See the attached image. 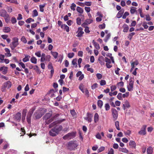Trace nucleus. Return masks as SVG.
Here are the masks:
<instances>
[{
	"instance_id": "obj_1",
	"label": "nucleus",
	"mask_w": 154,
	"mask_h": 154,
	"mask_svg": "<svg viewBox=\"0 0 154 154\" xmlns=\"http://www.w3.org/2000/svg\"><path fill=\"white\" fill-rule=\"evenodd\" d=\"M0 16L4 17L6 23H8L10 20V16L6 10L2 9L0 10Z\"/></svg>"
},
{
	"instance_id": "obj_2",
	"label": "nucleus",
	"mask_w": 154,
	"mask_h": 154,
	"mask_svg": "<svg viewBox=\"0 0 154 154\" xmlns=\"http://www.w3.org/2000/svg\"><path fill=\"white\" fill-rule=\"evenodd\" d=\"M78 145L75 141H72L68 143L67 147L70 150H74L77 146Z\"/></svg>"
},
{
	"instance_id": "obj_3",
	"label": "nucleus",
	"mask_w": 154,
	"mask_h": 154,
	"mask_svg": "<svg viewBox=\"0 0 154 154\" xmlns=\"http://www.w3.org/2000/svg\"><path fill=\"white\" fill-rule=\"evenodd\" d=\"M46 109H41L38 110L34 114L36 119L40 118L45 112Z\"/></svg>"
},
{
	"instance_id": "obj_4",
	"label": "nucleus",
	"mask_w": 154,
	"mask_h": 154,
	"mask_svg": "<svg viewBox=\"0 0 154 154\" xmlns=\"http://www.w3.org/2000/svg\"><path fill=\"white\" fill-rule=\"evenodd\" d=\"M12 42L10 44V46L12 50H14L18 45V39L17 37H14L12 39Z\"/></svg>"
},
{
	"instance_id": "obj_5",
	"label": "nucleus",
	"mask_w": 154,
	"mask_h": 154,
	"mask_svg": "<svg viewBox=\"0 0 154 154\" xmlns=\"http://www.w3.org/2000/svg\"><path fill=\"white\" fill-rule=\"evenodd\" d=\"M134 79L132 78H130L127 85V88L128 91H133L134 86Z\"/></svg>"
},
{
	"instance_id": "obj_6",
	"label": "nucleus",
	"mask_w": 154,
	"mask_h": 154,
	"mask_svg": "<svg viewBox=\"0 0 154 154\" xmlns=\"http://www.w3.org/2000/svg\"><path fill=\"white\" fill-rule=\"evenodd\" d=\"M51 116V113H48L46 114L44 116L43 118L45 120V122L46 124H48L53 120V119L52 118L48 119Z\"/></svg>"
},
{
	"instance_id": "obj_7",
	"label": "nucleus",
	"mask_w": 154,
	"mask_h": 154,
	"mask_svg": "<svg viewBox=\"0 0 154 154\" xmlns=\"http://www.w3.org/2000/svg\"><path fill=\"white\" fill-rule=\"evenodd\" d=\"M75 137V133L72 132L68 133L63 137V138L64 140H69Z\"/></svg>"
},
{
	"instance_id": "obj_8",
	"label": "nucleus",
	"mask_w": 154,
	"mask_h": 154,
	"mask_svg": "<svg viewBox=\"0 0 154 154\" xmlns=\"http://www.w3.org/2000/svg\"><path fill=\"white\" fill-rule=\"evenodd\" d=\"M65 120L64 119H62L59 120L57 121L54 122L53 123H51L50 125H49V128H51L52 127H53L54 126H55L56 125L59 123H60L62 122L65 121Z\"/></svg>"
},
{
	"instance_id": "obj_9",
	"label": "nucleus",
	"mask_w": 154,
	"mask_h": 154,
	"mask_svg": "<svg viewBox=\"0 0 154 154\" xmlns=\"http://www.w3.org/2000/svg\"><path fill=\"white\" fill-rule=\"evenodd\" d=\"M112 112L113 120L115 121L117 119L118 117V112L115 109H112Z\"/></svg>"
},
{
	"instance_id": "obj_10",
	"label": "nucleus",
	"mask_w": 154,
	"mask_h": 154,
	"mask_svg": "<svg viewBox=\"0 0 154 154\" xmlns=\"http://www.w3.org/2000/svg\"><path fill=\"white\" fill-rule=\"evenodd\" d=\"M146 125H143V126L142 128L140 131H139L138 134L141 135H145L146 134Z\"/></svg>"
},
{
	"instance_id": "obj_11",
	"label": "nucleus",
	"mask_w": 154,
	"mask_h": 154,
	"mask_svg": "<svg viewBox=\"0 0 154 154\" xmlns=\"http://www.w3.org/2000/svg\"><path fill=\"white\" fill-rule=\"evenodd\" d=\"M93 22V20L91 19H86L85 22L82 25V26L83 27H85L88 24H90Z\"/></svg>"
},
{
	"instance_id": "obj_12",
	"label": "nucleus",
	"mask_w": 154,
	"mask_h": 154,
	"mask_svg": "<svg viewBox=\"0 0 154 154\" xmlns=\"http://www.w3.org/2000/svg\"><path fill=\"white\" fill-rule=\"evenodd\" d=\"M77 33H78L76 35L77 37H79L82 36L83 34L84 33V32L83 31L82 28L81 27H79Z\"/></svg>"
},
{
	"instance_id": "obj_13",
	"label": "nucleus",
	"mask_w": 154,
	"mask_h": 154,
	"mask_svg": "<svg viewBox=\"0 0 154 154\" xmlns=\"http://www.w3.org/2000/svg\"><path fill=\"white\" fill-rule=\"evenodd\" d=\"M92 115L91 114L88 113L87 114V117H84V119L88 121L89 122H90L92 121Z\"/></svg>"
},
{
	"instance_id": "obj_14",
	"label": "nucleus",
	"mask_w": 154,
	"mask_h": 154,
	"mask_svg": "<svg viewBox=\"0 0 154 154\" xmlns=\"http://www.w3.org/2000/svg\"><path fill=\"white\" fill-rule=\"evenodd\" d=\"M98 60L101 65H104L105 64V58L102 56H100L98 58Z\"/></svg>"
},
{
	"instance_id": "obj_15",
	"label": "nucleus",
	"mask_w": 154,
	"mask_h": 154,
	"mask_svg": "<svg viewBox=\"0 0 154 154\" xmlns=\"http://www.w3.org/2000/svg\"><path fill=\"white\" fill-rule=\"evenodd\" d=\"M130 107V105L129 102L127 100H126L123 104V107L124 109L125 110L126 108H129Z\"/></svg>"
},
{
	"instance_id": "obj_16",
	"label": "nucleus",
	"mask_w": 154,
	"mask_h": 154,
	"mask_svg": "<svg viewBox=\"0 0 154 154\" xmlns=\"http://www.w3.org/2000/svg\"><path fill=\"white\" fill-rule=\"evenodd\" d=\"M54 128L55 129L57 134H58L59 132L63 129V127L61 125L57 126Z\"/></svg>"
},
{
	"instance_id": "obj_17",
	"label": "nucleus",
	"mask_w": 154,
	"mask_h": 154,
	"mask_svg": "<svg viewBox=\"0 0 154 154\" xmlns=\"http://www.w3.org/2000/svg\"><path fill=\"white\" fill-rule=\"evenodd\" d=\"M139 64V63L138 61L136 60L134 62H132L131 63V68L130 71L132 72L134 68L137 65Z\"/></svg>"
},
{
	"instance_id": "obj_18",
	"label": "nucleus",
	"mask_w": 154,
	"mask_h": 154,
	"mask_svg": "<svg viewBox=\"0 0 154 154\" xmlns=\"http://www.w3.org/2000/svg\"><path fill=\"white\" fill-rule=\"evenodd\" d=\"M11 86V84L10 81H7L4 83L3 86L4 88H9Z\"/></svg>"
},
{
	"instance_id": "obj_19",
	"label": "nucleus",
	"mask_w": 154,
	"mask_h": 154,
	"mask_svg": "<svg viewBox=\"0 0 154 154\" xmlns=\"http://www.w3.org/2000/svg\"><path fill=\"white\" fill-rule=\"evenodd\" d=\"M0 71H2L4 74H5L7 72L8 67L6 66H2L0 67Z\"/></svg>"
},
{
	"instance_id": "obj_20",
	"label": "nucleus",
	"mask_w": 154,
	"mask_h": 154,
	"mask_svg": "<svg viewBox=\"0 0 154 154\" xmlns=\"http://www.w3.org/2000/svg\"><path fill=\"white\" fill-rule=\"evenodd\" d=\"M49 134L51 136L54 137L57 135L54 128H52L49 131Z\"/></svg>"
},
{
	"instance_id": "obj_21",
	"label": "nucleus",
	"mask_w": 154,
	"mask_h": 154,
	"mask_svg": "<svg viewBox=\"0 0 154 154\" xmlns=\"http://www.w3.org/2000/svg\"><path fill=\"white\" fill-rule=\"evenodd\" d=\"M129 145L131 148L135 149L136 147V144L134 141L133 140H130L129 143Z\"/></svg>"
},
{
	"instance_id": "obj_22",
	"label": "nucleus",
	"mask_w": 154,
	"mask_h": 154,
	"mask_svg": "<svg viewBox=\"0 0 154 154\" xmlns=\"http://www.w3.org/2000/svg\"><path fill=\"white\" fill-rule=\"evenodd\" d=\"M61 28L63 29L66 30V31L68 32L69 31V27L66 24H62L61 26Z\"/></svg>"
},
{
	"instance_id": "obj_23",
	"label": "nucleus",
	"mask_w": 154,
	"mask_h": 154,
	"mask_svg": "<svg viewBox=\"0 0 154 154\" xmlns=\"http://www.w3.org/2000/svg\"><path fill=\"white\" fill-rule=\"evenodd\" d=\"M11 29L9 27H5L3 28V31L5 33H8L10 32Z\"/></svg>"
},
{
	"instance_id": "obj_24",
	"label": "nucleus",
	"mask_w": 154,
	"mask_h": 154,
	"mask_svg": "<svg viewBox=\"0 0 154 154\" xmlns=\"http://www.w3.org/2000/svg\"><path fill=\"white\" fill-rule=\"evenodd\" d=\"M15 118L17 120H20L21 119V113L18 112L15 116Z\"/></svg>"
},
{
	"instance_id": "obj_25",
	"label": "nucleus",
	"mask_w": 154,
	"mask_h": 154,
	"mask_svg": "<svg viewBox=\"0 0 154 154\" xmlns=\"http://www.w3.org/2000/svg\"><path fill=\"white\" fill-rule=\"evenodd\" d=\"M119 151L125 153H128L129 152L128 150L125 148H119Z\"/></svg>"
},
{
	"instance_id": "obj_26",
	"label": "nucleus",
	"mask_w": 154,
	"mask_h": 154,
	"mask_svg": "<svg viewBox=\"0 0 154 154\" xmlns=\"http://www.w3.org/2000/svg\"><path fill=\"white\" fill-rule=\"evenodd\" d=\"M5 51L6 52V53L5 54L6 56L7 57H11V54L10 53V50L8 48H5Z\"/></svg>"
},
{
	"instance_id": "obj_27",
	"label": "nucleus",
	"mask_w": 154,
	"mask_h": 154,
	"mask_svg": "<svg viewBox=\"0 0 154 154\" xmlns=\"http://www.w3.org/2000/svg\"><path fill=\"white\" fill-rule=\"evenodd\" d=\"M30 57L28 55H25V57L23 59V62H26L29 61Z\"/></svg>"
},
{
	"instance_id": "obj_28",
	"label": "nucleus",
	"mask_w": 154,
	"mask_h": 154,
	"mask_svg": "<svg viewBox=\"0 0 154 154\" xmlns=\"http://www.w3.org/2000/svg\"><path fill=\"white\" fill-rule=\"evenodd\" d=\"M99 116L97 113H95L94 116V122L95 123L97 122L99 120Z\"/></svg>"
},
{
	"instance_id": "obj_29",
	"label": "nucleus",
	"mask_w": 154,
	"mask_h": 154,
	"mask_svg": "<svg viewBox=\"0 0 154 154\" xmlns=\"http://www.w3.org/2000/svg\"><path fill=\"white\" fill-rule=\"evenodd\" d=\"M124 12V10H121L119 11L117 14L116 17L118 18H120L122 17Z\"/></svg>"
},
{
	"instance_id": "obj_30",
	"label": "nucleus",
	"mask_w": 154,
	"mask_h": 154,
	"mask_svg": "<svg viewBox=\"0 0 154 154\" xmlns=\"http://www.w3.org/2000/svg\"><path fill=\"white\" fill-rule=\"evenodd\" d=\"M124 85V82H118L116 84V86L118 88H120L122 87Z\"/></svg>"
},
{
	"instance_id": "obj_31",
	"label": "nucleus",
	"mask_w": 154,
	"mask_h": 154,
	"mask_svg": "<svg viewBox=\"0 0 154 154\" xmlns=\"http://www.w3.org/2000/svg\"><path fill=\"white\" fill-rule=\"evenodd\" d=\"M123 27L124 28L123 31L124 32H127L129 29V27L126 24H124Z\"/></svg>"
},
{
	"instance_id": "obj_32",
	"label": "nucleus",
	"mask_w": 154,
	"mask_h": 154,
	"mask_svg": "<svg viewBox=\"0 0 154 154\" xmlns=\"http://www.w3.org/2000/svg\"><path fill=\"white\" fill-rule=\"evenodd\" d=\"M92 43L94 45L95 47L97 50H99L100 49V47L98 43L96 42L94 40L93 41Z\"/></svg>"
},
{
	"instance_id": "obj_33",
	"label": "nucleus",
	"mask_w": 154,
	"mask_h": 154,
	"mask_svg": "<svg viewBox=\"0 0 154 154\" xmlns=\"http://www.w3.org/2000/svg\"><path fill=\"white\" fill-rule=\"evenodd\" d=\"M35 109V108L34 107H33L31 108L29 110V112H28L27 115L30 116H32V115L33 114Z\"/></svg>"
},
{
	"instance_id": "obj_34",
	"label": "nucleus",
	"mask_w": 154,
	"mask_h": 154,
	"mask_svg": "<svg viewBox=\"0 0 154 154\" xmlns=\"http://www.w3.org/2000/svg\"><path fill=\"white\" fill-rule=\"evenodd\" d=\"M153 152V149L151 147H148L147 149V154H152Z\"/></svg>"
},
{
	"instance_id": "obj_35",
	"label": "nucleus",
	"mask_w": 154,
	"mask_h": 154,
	"mask_svg": "<svg viewBox=\"0 0 154 154\" xmlns=\"http://www.w3.org/2000/svg\"><path fill=\"white\" fill-rule=\"evenodd\" d=\"M76 10L78 12L81 14H82L84 12L83 9L79 7H77Z\"/></svg>"
},
{
	"instance_id": "obj_36",
	"label": "nucleus",
	"mask_w": 154,
	"mask_h": 154,
	"mask_svg": "<svg viewBox=\"0 0 154 154\" xmlns=\"http://www.w3.org/2000/svg\"><path fill=\"white\" fill-rule=\"evenodd\" d=\"M136 8L132 7L131 8L130 11L131 14H134L137 12Z\"/></svg>"
},
{
	"instance_id": "obj_37",
	"label": "nucleus",
	"mask_w": 154,
	"mask_h": 154,
	"mask_svg": "<svg viewBox=\"0 0 154 154\" xmlns=\"http://www.w3.org/2000/svg\"><path fill=\"white\" fill-rule=\"evenodd\" d=\"M72 63L75 67H77V60L76 59H73L72 62Z\"/></svg>"
},
{
	"instance_id": "obj_38",
	"label": "nucleus",
	"mask_w": 154,
	"mask_h": 154,
	"mask_svg": "<svg viewBox=\"0 0 154 154\" xmlns=\"http://www.w3.org/2000/svg\"><path fill=\"white\" fill-rule=\"evenodd\" d=\"M30 61L32 63L36 64L37 63V59L35 57H33L31 58Z\"/></svg>"
},
{
	"instance_id": "obj_39",
	"label": "nucleus",
	"mask_w": 154,
	"mask_h": 154,
	"mask_svg": "<svg viewBox=\"0 0 154 154\" xmlns=\"http://www.w3.org/2000/svg\"><path fill=\"white\" fill-rule=\"evenodd\" d=\"M51 54L53 56L54 58L56 59L58 56V53L57 52L51 51Z\"/></svg>"
},
{
	"instance_id": "obj_40",
	"label": "nucleus",
	"mask_w": 154,
	"mask_h": 154,
	"mask_svg": "<svg viewBox=\"0 0 154 154\" xmlns=\"http://www.w3.org/2000/svg\"><path fill=\"white\" fill-rule=\"evenodd\" d=\"M115 125L117 129L120 130L119 122L118 121H116L115 122Z\"/></svg>"
},
{
	"instance_id": "obj_41",
	"label": "nucleus",
	"mask_w": 154,
	"mask_h": 154,
	"mask_svg": "<svg viewBox=\"0 0 154 154\" xmlns=\"http://www.w3.org/2000/svg\"><path fill=\"white\" fill-rule=\"evenodd\" d=\"M46 55L44 53H42V54L41 58V61L43 62L45 60Z\"/></svg>"
},
{
	"instance_id": "obj_42",
	"label": "nucleus",
	"mask_w": 154,
	"mask_h": 154,
	"mask_svg": "<svg viewBox=\"0 0 154 154\" xmlns=\"http://www.w3.org/2000/svg\"><path fill=\"white\" fill-rule=\"evenodd\" d=\"M103 105L102 101L100 100H99L97 101V105L100 108H101Z\"/></svg>"
},
{
	"instance_id": "obj_43",
	"label": "nucleus",
	"mask_w": 154,
	"mask_h": 154,
	"mask_svg": "<svg viewBox=\"0 0 154 154\" xmlns=\"http://www.w3.org/2000/svg\"><path fill=\"white\" fill-rule=\"evenodd\" d=\"M38 15V13L36 10H34L32 12V16L33 17H36Z\"/></svg>"
},
{
	"instance_id": "obj_44",
	"label": "nucleus",
	"mask_w": 154,
	"mask_h": 154,
	"mask_svg": "<svg viewBox=\"0 0 154 154\" xmlns=\"http://www.w3.org/2000/svg\"><path fill=\"white\" fill-rule=\"evenodd\" d=\"M104 107L106 111L109 110L110 109V106L108 103H106L105 104Z\"/></svg>"
},
{
	"instance_id": "obj_45",
	"label": "nucleus",
	"mask_w": 154,
	"mask_h": 154,
	"mask_svg": "<svg viewBox=\"0 0 154 154\" xmlns=\"http://www.w3.org/2000/svg\"><path fill=\"white\" fill-rule=\"evenodd\" d=\"M45 4H44L42 5H39V8H40V11L41 12H43L44 11V9L43 8L45 7Z\"/></svg>"
},
{
	"instance_id": "obj_46",
	"label": "nucleus",
	"mask_w": 154,
	"mask_h": 154,
	"mask_svg": "<svg viewBox=\"0 0 154 154\" xmlns=\"http://www.w3.org/2000/svg\"><path fill=\"white\" fill-rule=\"evenodd\" d=\"M76 7V5L74 3H72L70 6V8L73 11H74L75 10V8Z\"/></svg>"
},
{
	"instance_id": "obj_47",
	"label": "nucleus",
	"mask_w": 154,
	"mask_h": 154,
	"mask_svg": "<svg viewBox=\"0 0 154 154\" xmlns=\"http://www.w3.org/2000/svg\"><path fill=\"white\" fill-rule=\"evenodd\" d=\"M114 150L112 148L109 149L108 150V154H114Z\"/></svg>"
},
{
	"instance_id": "obj_48",
	"label": "nucleus",
	"mask_w": 154,
	"mask_h": 154,
	"mask_svg": "<svg viewBox=\"0 0 154 154\" xmlns=\"http://www.w3.org/2000/svg\"><path fill=\"white\" fill-rule=\"evenodd\" d=\"M76 23L78 25H80L81 24V19L79 17H78L76 19Z\"/></svg>"
},
{
	"instance_id": "obj_49",
	"label": "nucleus",
	"mask_w": 154,
	"mask_h": 154,
	"mask_svg": "<svg viewBox=\"0 0 154 154\" xmlns=\"http://www.w3.org/2000/svg\"><path fill=\"white\" fill-rule=\"evenodd\" d=\"M110 37V34H108L106 36L104 39V41L105 42H107L109 38Z\"/></svg>"
},
{
	"instance_id": "obj_50",
	"label": "nucleus",
	"mask_w": 154,
	"mask_h": 154,
	"mask_svg": "<svg viewBox=\"0 0 154 154\" xmlns=\"http://www.w3.org/2000/svg\"><path fill=\"white\" fill-rule=\"evenodd\" d=\"M100 85L101 86H103L105 85L106 84V81L105 80H101L100 82Z\"/></svg>"
},
{
	"instance_id": "obj_51",
	"label": "nucleus",
	"mask_w": 154,
	"mask_h": 154,
	"mask_svg": "<svg viewBox=\"0 0 154 154\" xmlns=\"http://www.w3.org/2000/svg\"><path fill=\"white\" fill-rule=\"evenodd\" d=\"M11 21L12 24L16 23L17 21L16 18L14 17H12L11 18Z\"/></svg>"
},
{
	"instance_id": "obj_52",
	"label": "nucleus",
	"mask_w": 154,
	"mask_h": 154,
	"mask_svg": "<svg viewBox=\"0 0 154 154\" xmlns=\"http://www.w3.org/2000/svg\"><path fill=\"white\" fill-rule=\"evenodd\" d=\"M21 40L24 43H27V40L25 37L24 36L22 37L21 39Z\"/></svg>"
},
{
	"instance_id": "obj_53",
	"label": "nucleus",
	"mask_w": 154,
	"mask_h": 154,
	"mask_svg": "<svg viewBox=\"0 0 154 154\" xmlns=\"http://www.w3.org/2000/svg\"><path fill=\"white\" fill-rule=\"evenodd\" d=\"M105 149V147L104 146H101L100 147L99 149H98L97 150V152L98 153L100 152L103 151Z\"/></svg>"
},
{
	"instance_id": "obj_54",
	"label": "nucleus",
	"mask_w": 154,
	"mask_h": 154,
	"mask_svg": "<svg viewBox=\"0 0 154 154\" xmlns=\"http://www.w3.org/2000/svg\"><path fill=\"white\" fill-rule=\"evenodd\" d=\"M34 21V20L31 18H29L27 19L26 20V22L28 23H29L31 22H32V21L33 22Z\"/></svg>"
},
{
	"instance_id": "obj_55",
	"label": "nucleus",
	"mask_w": 154,
	"mask_h": 154,
	"mask_svg": "<svg viewBox=\"0 0 154 154\" xmlns=\"http://www.w3.org/2000/svg\"><path fill=\"white\" fill-rule=\"evenodd\" d=\"M70 113L73 116H75L76 115V113L74 109L71 110Z\"/></svg>"
},
{
	"instance_id": "obj_56",
	"label": "nucleus",
	"mask_w": 154,
	"mask_h": 154,
	"mask_svg": "<svg viewBox=\"0 0 154 154\" xmlns=\"http://www.w3.org/2000/svg\"><path fill=\"white\" fill-rule=\"evenodd\" d=\"M129 15V13L128 12H125L122 16L123 19L126 18V17Z\"/></svg>"
},
{
	"instance_id": "obj_57",
	"label": "nucleus",
	"mask_w": 154,
	"mask_h": 154,
	"mask_svg": "<svg viewBox=\"0 0 154 154\" xmlns=\"http://www.w3.org/2000/svg\"><path fill=\"white\" fill-rule=\"evenodd\" d=\"M96 75L98 79H101L102 77V75L100 73H97Z\"/></svg>"
},
{
	"instance_id": "obj_58",
	"label": "nucleus",
	"mask_w": 154,
	"mask_h": 154,
	"mask_svg": "<svg viewBox=\"0 0 154 154\" xmlns=\"http://www.w3.org/2000/svg\"><path fill=\"white\" fill-rule=\"evenodd\" d=\"M129 95V93L128 92H126L125 94L122 95L123 97L124 98L127 97Z\"/></svg>"
},
{
	"instance_id": "obj_59",
	"label": "nucleus",
	"mask_w": 154,
	"mask_h": 154,
	"mask_svg": "<svg viewBox=\"0 0 154 154\" xmlns=\"http://www.w3.org/2000/svg\"><path fill=\"white\" fill-rule=\"evenodd\" d=\"M31 117V116H29L27 115L26 117V119L28 122L29 124L30 123Z\"/></svg>"
},
{
	"instance_id": "obj_60",
	"label": "nucleus",
	"mask_w": 154,
	"mask_h": 154,
	"mask_svg": "<svg viewBox=\"0 0 154 154\" xmlns=\"http://www.w3.org/2000/svg\"><path fill=\"white\" fill-rule=\"evenodd\" d=\"M116 86L115 85H112L110 87L111 90L112 91L115 90L116 88Z\"/></svg>"
},
{
	"instance_id": "obj_61",
	"label": "nucleus",
	"mask_w": 154,
	"mask_h": 154,
	"mask_svg": "<svg viewBox=\"0 0 154 154\" xmlns=\"http://www.w3.org/2000/svg\"><path fill=\"white\" fill-rule=\"evenodd\" d=\"M142 26L145 29H147L148 27V26L147 25L146 23L145 22H143Z\"/></svg>"
},
{
	"instance_id": "obj_62",
	"label": "nucleus",
	"mask_w": 154,
	"mask_h": 154,
	"mask_svg": "<svg viewBox=\"0 0 154 154\" xmlns=\"http://www.w3.org/2000/svg\"><path fill=\"white\" fill-rule=\"evenodd\" d=\"M124 133L125 135L129 136L131 133V132L130 130H128L126 131H124Z\"/></svg>"
},
{
	"instance_id": "obj_63",
	"label": "nucleus",
	"mask_w": 154,
	"mask_h": 154,
	"mask_svg": "<svg viewBox=\"0 0 154 154\" xmlns=\"http://www.w3.org/2000/svg\"><path fill=\"white\" fill-rule=\"evenodd\" d=\"M85 9L86 11L88 13H89L91 11V9L90 7H85Z\"/></svg>"
},
{
	"instance_id": "obj_64",
	"label": "nucleus",
	"mask_w": 154,
	"mask_h": 154,
	"mask_svg": "<svg viewBox=\"0 0 154 154\" xmlns=\"http://www.w3.org/2000/svg\"><path fill=\"white\" fill-rule=\"evenodd\" d=\"M74 55V53H69L68 54V56L69 58H70L73 57Z\"/></svg>"
}]
</instances>
